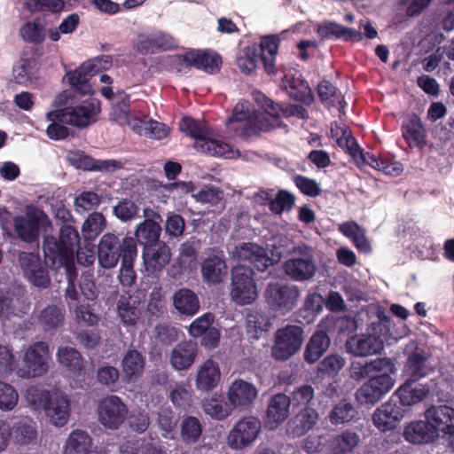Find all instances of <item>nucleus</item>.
<instances>
[{
    "mask_svg": "<svg viewBox=\"0 0 454 454\" xmlns=\"http://www.w3.org/2000/svg\"><path fill=\"white\" fill-rule=\"evenodd\" d=\"M100 112L99 101L91 98L74 106H67L47 113L46 119L51 121L46 129L47 136L53 140H62L69 136L66 124L85 128L94 121Z\"/></svg>",
    "mask_w": 454,
    "mask_h": 454,
    "instance_id": "nucleus-1",
    "label": "nucleus"
},
{
    "mask_svg": "<svg viewBox=\"0 0 454 454\" xmlns=\"http://www.w3.org/2000/svg\"><path fill=\"white\" fill-rule=\"evenodd\" d=\"M80 245V235L75 227L61 225L59 235H45L43 251L45 264L52 270L74 268V253Z\"/></svg>",
    "mask_w": 454,
    "mask_h": 454,
    "instance_id": "nucleus-2",
    "label": "nucleus"
},
{
    "mask_svg": "<svg viewBox=\"0 0 454 454\" xmlns=\"http://www.w3.org/2000/svg\"><path fill=\"white\" fill-rule=\"evenodd\" d=\"M179 129L186 136L195 139V148L213 156H225L229 151L228 144L209 138V127L207 122L184 116L179 121Z\"/></svg>",
    "mask_w": 454,
    "mask_h": 454,
    "instance_id": "nucleus-3",
    "label": "nucleus"
},
{
    "mask_svg": "<svg viewBox=\"0 0 454 454\" xmlns=\"http://www.w3.org/2000/svg\"><path fill=\"white\" fill-rule=\"evenodd\" d=\"M300 289L297 286L279 281L269 282L263 292L268 308L275 313L286 315L292 311L299 300Z\"/></svg>",
    "mask_w": 454,
    "mask_h": 454,
    "instance_id": "nucleus-4",
    "label": "nucleus"
},
{
    "mask_svg": "<svg viewBox=\"0 0 454 454\" xmlns=\"http://www.w3.org/2000/svg\"><path fill=\"white\" fill-rule=\"evenodd\" d=\"M304 340L303 327L286 325L275 333L271 356L276 361L285 362L293 357L301 349Z\"/></svg>",
    "mask_w": 454,
    "mask_h": 454,
    "instance_id": "nucleus-5",
    "label": "nucleus"
},
{
    "mask_svg": "<svg viewBox=\"0 0 454 454\" xmlns=\"http://www.w3.org/2000/svg\"><path fill=\"white\" fill-rule=\"evenodd\" d=\"M284 272L292 280L304 282L313 278L317 271L313 249L308 246L295 247L283 264Z\"/></svg>",
    "mask_w": 454,
    "mask_h": 454,
    "instance_id": "nucleus-6",
    "label": "nucleus"
},
{
    "mask_svg": "<svg viewBox=\"0 0 454 454\" xmlns=\"http://www.w3.org/2000/svg\"><path fill=\"white\" fill-rule=\"evenodd\" d=\"M254 272L251 268L237 266L231 271V296L239 305L253 303L257 296Z\"/></svg>",
    "mask_w": 454,
    "mask_h": 454,
    "instance_id": "nucleus-7",
    "label": "nucleus"
},
{
    "mask_svg": "<svg viewBox=\"0 0 454 454\" xmlns=\"http://www.w3.org/2000/svg\"><path fill=\"white\" fill-rule=\"evenodd\" d=\"M49 347L46 342L37 341L25 353L24 366L17 368L16 375L22 379H31L44 375L49 370Z\"/></svg>",
    "mask_w": 454,
    "mask_h": 454,
    "instance_id": "nucleus-8",
    "label": "nucleus"
},
{
    "mask_svg": "<svg viewBox=\"0 0 454 454\" xmlns=\"http://www.w3.org/2000/svg\"><path fill=\"white\" fill-rule=\"evenodd\" d=\"M395 372H384L371 376L356 392V399L362 405H374L394 387L392 377Z\"/></svg>",
    "mask_w": 454,
    "mask_h": 454,
    "instance_id": "nucleus-9",
    "label": "nucleus"
},
{
    "mask_svg": "<svg viewBox=\"0 0 454 454\" xmlns=\"http://www.w3.org/2000/svg\"><path fill=\"white\" fill-rule=\"evenodd\" d=\"M127 415L128 407L117 395H107L98 403V421L107 429H118L125 421Z\"/></svg>",
    "mask_w": 454,
    "mask_h": 454,
    "instance_id": "nucleus-10",
    "label": "nucleus"
},
{
    "mask_svg": "<svg viewBox=\"0 0 454 454\" xmlns=\"http://www.w3.org/2000/svg\"><path fill=\"white\" fill-rule=\"evenodd\" d=\"M261 431V421L247 416L238 421L227 436V442L233 450H242L257 438Z\"/></svg>",
    "mask_w": 454,
    "mask_h": 454,
    "instance_id": "nucleus-11",
    "label": "nucleus"
},
{
    "mask_svg": "<svg viewBox=\"0 0 454 454\" xmlns=\"http://www.w3.org/2000/svg\"><path fill=\"white\" fill-rule=\"evenodd\" d=\"M136 242L134 238L126 237L120 242L118 236L113 233L105 234L98 246V258L101 267L114 268L120 259H123L127 240Z\"/></svg>",
    "mask_w": 454,
    "mask_h": 454,
    "instance_id": "nucleus-12",
    "label": "nucleus"
},
{
    "mask_svg": "<svg viewBox=\"0 0 454 454\" xmlns=\"http://www.w3.org/2000/svg\"><path fill=\"white\" fill-rule=\"evenodd\" d=\"M407 409L392 396L387 402L377 408L372 416L373 424L382 432L393 430L404 417Z\"/></svg>",
    "mask_w": 454,
    "mask_h": 454,
    "instance_id": "nucleus-13",
    "label": "nucleus"
},
{
    "mask_svg": "<svg viewBox=\"0 0 454 454\" xmlns=\"http://www.w3.org/2000/svg\"><path fill=\"white\" fill-rule=\"evenodd\" d=\"M235 254L239 261L249 263L258 271L263 272L273 264L266 249L255 243H242L236 247Z\"/></svg>",
    "mask_w": 454,
    "mask_h": 454,
    "instance_id": "nucleus-14",
    "label": "nucleus"
},
{
    "mask_svg": "<svg viewBox=\"0 0 454 454\" xmlns=\"http://www.w3.org/2000/svg\"><path fill=\"white\" fill-rule=\"evenodd\" d=\"M346 349L356 356H367L380 353L384 344L380 336L374 334H355L346 341Z\"/></svg>",
    "mask_w": 454,
    "mask_h": 454,
    "instance_id": "nucleus-15",
    "label": "nucleus"
},
{
    "mask_svg": "<svg viewBox=\"0 0 454 454\" xmlns=\"http://www.w3.org/2000/svg\"><path fill=\"white\" fill-rule=\"evenodd\" d=\"M171 255V250L164 241L143 248L145 270L149 274L160 272L169 262Z\"/></svg>",
    "mask_w": 454,
    "mask_h": 454,
    "instance_id": "nucleus-16",
    "label": "nucleus"
},
{
    "mask_svg": "<svg viewBox=\"0 0 454 454\" xmlns=\"http://www.w3.org/2000/svg\"><path fill=\"white\" fill-rule=\"evenodd\" d=\"M182 59L184 62L187 63L189 66L204 70L211 74L220 71L223 62L221 56L210 50H192L186 51L182 56Z\"/></svg>",
    "mask_w": 454,
    "mask_h": 454,
    "instance_id": "nucleus-17",
    "label": "nucleus"
},
{
    "mask_svg": "<svg viewBox=\"0 0 454 454\" xmlns=\"http://www.w3.org/2000/svg\"><path fill=\"white\" fill-rule=\"evenodd\" d=\"M173 46V37L162 32L152 36L141 34L132 42L133 50L142 55L153 54L160 51H167L171 49Z\"/></svg>",
    "mask_w": 454,
    "mask_h": 454,
    "instance_id": "nucleus-18",
    "label": "nucleus"
},
{
    "mask_svg": "<svg viewBox=\"0 0 454 454\" xmlns=\"http://www.w3.org/2000/svg\"><path fill=\"white\" fill-rule=\"evenodd\" d=\"M291 398L286 394L278 393L272 395L266 411V426L275 429L280 426L290 414Z\"/></svg>",
    "mask_w": 454,
    "mask_h": 454,
    "instance_id": "nucleus-19",
    "label": "nucleus"
},
{
    "mask_svg": "<svg viewBox=\"0 0 454 454\" xmlns=\"http://www.w3.org/2000/svg\"><path fill=\"white\" fill-rule=\"evenodd\" d=\"M395 365L392 359L387 357L376 358L364 364L361 362H352L350 366L351 378L360 380L375 374L384 372H395Z\"/></svg>",
    "mask_w": 454,
    "mask_h": 454,
    "instance_id": "nucleus-20",
    "label": "nucleus"
},
{
    "mask_svg": "<svg viewBox=\"0 0 454 454\" xmlns=\"http://www.w3.org/2000/svg\"><path fill=\"white\" fill-rule=\"evenodd\" d=\"M96 73L97 70L94 65L84 62L74 71L67 72L65 77L76 92L81 95H90L92 94V88L90 80Z\"/></svg>",
    "mask_w": 454,
    "mask_h": 454,
    "instance_id": "nucleus-21",
    "label": "nucleus"
},
{
    "mask_svg": "<svg viewBox=\"0 0 454 454\" xmlns=\"http://www.w3.org/2000/svg\"><path fill=\"white\" fill-rule=\"evenodd\" d=\"M317 33L321 39H342L345 42H360L363 35L359 30L346 27L334 21H324L317 27Z\"/></svg>",
    "mask_w": 454,
    "mask_h": 454,
    "instance_id": "nucleus-22",
    "label": "nucleus"
},
{
    "mask_svg": "<svg viewBox=\"0 0 454 454\" xmlns=\"http://www.w3.org/2000/svg\"><path fill=\"white\" fill-rule=\"evenodd\" d=\"M256 387L243 380H236L229 388L228 399L233 407H249L257 397Z\"/></svg>",
    "mask_w": 454,
    "mask_h": 454,
    "instance_id": "nucleus-23",
    "label": "nucleus"
},
{
    "mask_svg": "<svg viewBox=\"0 0 454 454\" xmlns=\"http://www.w3.org/2000/svg\"><path fill=\"white\" fill-rule=\"evenodd\" d=\"M402 135L410 148H423L426 145L427 131L420 118L412 114L401 127Z\"/></svg>",
    "mask_w": 454,
    "mask_h": 454,
    "instance_id": "nucleus-24",
    "label": "nucleus"
},
{
    "mask_svg": "<svg viewBox=\"0 0 454 454\" xmlns=\"http://www.w3.org/2000/svg\"><path fill=\"white\" fill-rule=\"evenodd\" d=\"M59 363L74 377H84L86 374V361L82 354L74 348L60 347L57 352Z\"/></svg>",
    "mask_w": 454,
    "mask_h": 454,
    "instance_id": "nucleus-25",
    "label": "nucleus"
},
{
    "mask_svg": "<svg viewBox=\"0 0 454 454\" xmlns=\"http://www.w3.org/2000/svg\"><path fill=\"white\" fill-rule=\"evenodd\" d=\"M330 344L331 339L325 331H316L305 346L303 352L304 361L309 364L318 362L329 348Z\"/></svg>",
    "mask_w": 454,
    "mask_h": 454,
    "instance_id": "nucleus-26",
    "label": "nucleus"
},
{
    "mask_svg": "<svg viewBox=\"0 0 454 454\" xmlns=\"http://www.w3.org/2000/svg\"><path fill=\"white\" fill-rule=\"evenodd\" d=\"M427 362L428 356L424 350L416 348L412 351L404 364L403 372L407 377L406 380L417 382L426 377L430 372Z\"/></svg>",
    "mask_w": 454,
    "mask_h": 454,
    "instance_id": "nucleus-27",
    "label": "nucleus"
},
{
    "mask_svg": "<svg viewBox=\"0 0 454 454\" xmlns=\"http://www.w3.org/2000/svg\"><path fill=\"white\" fill-rule=\"evenodd\" d=\"M38 325L44 333H55L65 321V310L55 304L47 305L35 316Z\"/></svg>",
    "mask_w": 454,
    "mask_h": 454,
    "instance_id": "nucleus-28",
    "label": "nucleus"
},
{
    "mask_svg": "<svg viewBox=\"0 0 454 454\" xmlns=\"http://www.w3.org/2000/svg\"><path fill=\"white\" fill-rule=\"evenodd\" d=\"M403 436L409 442L422 444L433 442L438 434L435 433L434 426L427 419L411 422L405 427Z\"/></svg>",
    "mask_w": 454,
    "mask_h": 454,
    "instance_id": "nucleus-29",
    "label": "nucleus"
},
{
    "mask_svg": "<svg viewBox=\"0 0 454 454\" xmlns=\"http://www.w3.org/2000/svg\"><path fill=\"white\" fill-rule=\"evenodd\" d=\"M429 393L426 385H417L416 382L406 380L393 395L403 407L409 411V407L424 400Z\"/></svg>",
    "mask_w": 454,
    "mask_h": 454,
    "instance_id": "nucleus-30",
    "label": "nucleus"
},
{
    "mask_svg": "<svg viewBox=\"0 0 454 454\" xmlns=\"http://www.w3.org/2000/svg\"><path fill=\"white\" fill-rule=\"evenodd\" d=\"M282 82L292 99L306 106H310L314 102V94L309 83L303 79L286 74Z\"/></svg>",
    "mask_w": 454,
    "mask_h": 454,
    "instance_id": "nucleus-31",
    "label": "nucleus"
},
{
    "mask_svg": "<svg viewBox=\"0 0 454 454\" xmlns=\"http://www.w3.org/2000/svg\"><path fill=\"white\" fill-rule=\"evenodd\" d=\"M40 224V217L35 214L28 215L27 217L18 215L13 219L17 236L26 243H34L38 239Z\"/></svg>",
    "mask_w": 454,
    "mask_h": 454,
    "instance_id": "nucleus-32",
    "label": "nucleus"
},
{
    "mask_svg": "<svg viewBox=\"0 0 454 454\" xmlns=\"http://www.w3.org/2000/svg\"><path fill=\"white\" fill-rule=\"evenodd\" d=\"M280 38L278 35L263 36L258 46L259 59H262L265 72L268 74L276 73L275 61L278 52Z\"/></svg>",
    "mask_w": 454,
    "mask_h": 454,
    "instance_id": "nucleus-33",
    "label": "nucleus"
},
{
    "mask_svg": "<svg viewBox=\"0 0 454 454\" xmlns=\"http://www.w3.org/2000/svg\"><path fill=\"white\" fill-rule=\"evenodd\" d=\"M172 303L179 315L193 317L200 309L198 295L190 288L177 289L172 297Z\"/></svg>",
    "mask_w": 454,
    "mask_h": 454,
    "instance_id": "nucleus-34",
    "label": "nucleus"
},
{
    "mask_svg": "<svg viewBox=\"0 0 454 454\" xmlns=\"http://www.w3.org/2000/svg\"><path fill=\"white\" fill-rule=\"evenodd\" d=\"M425 417L435 427V433L443 434L454 428V409L447 405L432 406L425 412Z\"/></svg>",
    "mask_w": 454,
    "mask_h": 454,
    "instance_id": "nucleus-35",
    "label": "nucleus"
},
{
    "mask_svg": "<svg viewBox=\"0 0 454 454\" xmlns=\"http://www.w3.org/2000/svg\"><path fill=\"white\" fill-rule=\"evenodd\" d=\"M221 380L219 365L213 359L206 360L196 376V387L200 391L208 392L217 387Z\"/></svg>",
    "mask_w": 454,
    "mask_h": 454,
    "instance_id": "nucleus-36",
    "label": "nucleus"
},
{
    "mask_svg": "<svg viewBox=\"0 0 454 454\" xmlns=\"http://www.w3.org/2000/svg\"><path fill=\"white\" fill-rule=\"evenodd\" d=\"M145 357L137 349H129L122 360L121 369L124 380L128 382L136 381L144 373Z\"/></svg>",
    "mask_w": 454,
    "mask_h": 454,
    "instance_id": "nucleus-37",
    "label": "nucleus"
},
{
    "mask_svg": "<svg viewBox=\"0 0 454 454\" xmlns=\"http://www.w3.org/2000/svg\"><path fill=\"white\" fill-rule=\"evenodd\" d=\"M197 352L196 343L192 341L180 342L171 352L170 364L177 371L186 370L194 363Z\"/></svg>",
    "mask_w": 454,
    "mask_h": 454,
    "instance_id": "nucleus-38",
    "label": "nucleus"
},
{
    "mask_svg": "<svg viewBox=\"0 0 454 454\" xmlns=\"http://www.w3.org/2000/svg\"><path fill=\"white\" fill-rule=\"evenodd\" d=\"M360 436L351 430L332 435L326 441L328 450L332 454H347L351 452L359 443Z\"/></svg>",
    "mask_w": 454,
    "mask_h": 454,
    "instance_id": "nucleus-39",
    "label": "nucleus"
},
{
    "mask_svg": "<svg viewBox=\"0 0 454 454\" xmlns=\"http://www.w3.org/2000/svg\"><path fill=\"white\" fill-rule=\"evenodd\" d=\"M38 70V62L35 59H20L12 67L13 81L19 85L27 87L36 80Z\"/></svg>",
    "mask_w": 454,
    "mask_h": 454,
    "instance_id": "nucleus-40",
    "label": "nucleus"
},
{
    "mask_svg": "<svg viewBox=\"0 0 454 454\" xmlns=\"http://www.w3.org/2000/svg\"><path fill=\"white\" fill-rule=\"evenodd\" d=\"M161 226L153 219H145L136 229V244L138 243L143 248L156 243L161 242L160 237L161 234Z\"/></svg>",
    "mask_w": 454,
    "mask_h": 454,
    "instance_id": "nucleus-41",
    "label": "nucleus"
},
{
    "mask_svg": "<svg viewBox=\"0 0 454 454\" xmlns=\"http://www.w3.org/2000/svg\"><path fill=\"white\" fill-rule=\"evenodd\" d=\"M45 413L55 426H65L70 415L69 400L61 395H54L46 408Z\"/></svg>",
    "mask_w": 454,
    "mask_h": 454,
    "instance_id": "nucleus-42",
    "label": "nucleus"
},
{
    "mask_svg": "<svg viewBox=\"0 0 454 454\" xmlns=\"http://www.w3.org/2000/svg\"><path fill=\"white\" fill-rule=\"evenodd\" d=\"M124 251L119 278L122 286H131L136 280V272L133 269V262L137 254L136 242L127 240Z\"/></svg>",
    "mask_w": 454,
    "mask_h": 454,
    "instance_id": "nucleus-43",
    "label": "nucleus"
},
{
    "mask_svg": "<svg viewBox=\"0 0 454 454\" xmlns=\"http://www.w3.org/2000/svg\"><path fill=\"white\" fill-rule=\"evenodd\" d=\"M226 263L223 258L217 255L208 256L202 262L201 273L203 278L211 284L222 282L226 274Z\"/></svg>",
    "mask_w": 454,
    "mask_h": 454,
    "instance_id": "nucleus-44",
    "label": "nucleus"
},
{
    "mask_svg": "<svg viewBox=\"0 0 454 454\" xmlns=\"http://www.w3.org/2000/svg\"><path fill=\"white\" fill-rule=\"evenodd\" d=\"M70 160L77 168L85 170H111L121 167V163L115 160H97L82 153H73Z\"/></svg>",
    "mask_w": 454,
    "mask_h": 454,
    "instance_id": "nucleus-45",
    "label": "nucleus"
},
{
    "mask_svg": "<svg viewBox=\"0 0 454 454\" xmlns=\"http://www.w3.org/2000/svg\"><path fill=\"white\" fill-rule=\"evenodd\" d=\"M317 95L320 101L328 107H338L344 113L347 103L338 89L329 81L323 80L317 85Z\"/></svg>",
    "mask_w": 454,
    "mask_h": 454,
    "instance_id": "nucleus-46",
    "label": "nucleus"
},
{
    "mask_svg": "<svg viewBox=\"0 0 454 454\" xmlns=\"http://www.w3.org/2000/svg\"><path fill=\"white\" fill-rule=\"evenodd\" d=\"M91 445L90 434L84 430L75 429L67 437L63 454H89Z\"/></svg>",
    "mask_w": 454,
    "mask_h": 454,
    "instance_id": "nucleus-47",
    "label": "nucleus"
},
{
    "mask_svg": "<svg viewBox=\"0 0 454 454\" xmlns=\"http://www.w3.org/2000/svg\"><path fill=\"white\" fill-rule=\"evenodd\" d=\"M318 419L317 412L311 408L302 409L292 420V433L301 436L314 427Z\"/></svg>",
    "mask_w": 454,
    "mask_h": 454,
    "instance_id": "nucleus-48",
    "label": "nucleus"
},
{
    "mask_svg": "<svg viewBox=\"0 0 454 454\" xmlns=\"http://www.w3.org/2000/svg\"><path fill=\"white\" fill-rule=\"evenodd\" d=\"M130 296L121 295L118 301V315L126 325H135L140 317V310Z\"/></svg>",
    "mask_w": 454,
    "mask_h": 454,
    "instance_id": "nucleus-49",
    "label": "nucleus"
},
{
    "mask_svg": "<svg viewBox=\"0 0 454 454\" xmlns=\"http://www.w3.org/2000/svg\"><path fill=\"white\" fill-rule=\"evenodd\" d=\"M203 410L212 419L223 420L231 414L232 408L222 395H218L206 399L203 403Z\"/></svg>",
    "mask_w": 454,
    "mask_h": 454,
    "instance_id": "nucleus-50",
    "label": "nucleus"
},
{
    "mask_svg": "<svg viewBox=\"0 0 454 454\" xmlns=\"http://www.w3.org/2000/svg\"><path fill=\"white\" fill-rule=\"evenodd\" d=\"M20 35L26 43H42L45 38V32L41 19L35 18L32 21L24 23L20 29Z\"/></svg>",
    "mask_w": 454,
    "mask_h": 454,
    "instance_id": "nucleus-51",
    "label": "nucleus"
},
{
    "mask_svg": "<svg viewBox=\"0 0 454 454\" xmlns=\"http://www.w3.org/2000/svg\"><path fill=\"white\" fill-rule=\"evenodd\" d=\"M197 255V251L192 244L190 242L182 244L176 265L174 264L172 266V270L178 268L174 274H180L183 271L191 270L196 265Z\"/></svg>",
    "mask_w": 454,
    "mask_h": 454,
    "instance_id": "nucleus-52",
    "label": "nucleus"
},
{
    "mask_svg": "<svg viewBox=\"0 0 454 454\" xmlns=\"http://www.w3.org/2000/svg\"><path fill=\"white\" fill-rule=\"evenodd\" d=\"M106 218L100 212H93L84 221L82 232L86 240L95 239L104 230Z\"/></svg>",
    "mask_w": 454,
    "mask_h": 454,
    "instance_id": "nucleus-53",
    "label": "nucleus"
},
{
    "mask_svg": "<svg viewBox=\"0 0 454 454\" xmlns=\"http://www.w3.org/2000/svg\"><path fill=\"white\" fill-rule=\"evenodd\" d=\"M357 415V411L354 405L345 400L339 402L329 414V419L332 424L339 425L351 421Z\"/></svg>",
    "mask_w": 454,
    "mask_h": 454,
    "instance_id": "nucleus-54",
    "label": "nucleus"
},
{
    "mask_svg": "<svg viewBox=\"0 0 454 454\" xmlns=\"http://www.w3.org/2000/svg\"><path fill=\"white\" fill-rule=\"evenodd\" d=\"M258 59V46L254 43L244 48L242 54L237 59V65L241 72L249 74L256 69Z\"/></svg>",
    "mask_w": 454,
    "mask_h": 454,
    "instance_id": "nucleus-55",
    "label": "nucleus"
},
{
    "mask_svg": "<svg viewBox=\"0 0 454 454\" xmlns=\"http://www.w3.org/2000/svg\"><path fill=\"white\" fill-rule=\"evenodd\" d=\"M202 434V425L199 419L193 416L186 417L181 425V437L186 443L197 442Z\"/></svg>",
    "mask_w": 454,
    "mask_h": 454,
    "instance_id": "nucleus-56",
    "label": "nucleus"
},
{
    "mask_svg": "<svg viewBox=\"0 0 454 454\" xmlns=\"http://www.w3.org/2000/svg\"><path fill=\"white\" fill-rule=\"evenodd\" d=\"M26 399L35 410H46L52 399L49 390L39 386H31L26 390Z\"/></svg>",
    "mask_w": 454,
    "mask_h": 454,
    "instance_id": "nucleus-57",
    "label": "nucleus"
},
{
    "mask_svg": "<svg viewBox=\"0 0 454 454\" xmlns=\"http://www.w3.org/2000/svg\"><path fill=\"white\" fill-rule=\"evenodd\" d=\"M12 435L17 444L26 445L36 439L37 431L31 424L20 421L12 427Z\"/></svg>",
    "mask_w": 454,
    "mask_h": 454,
    "instance_id": "nucleus-58",
    "label": "nucleus"
},
{
    "mask_svg": "<svg viewBox=\"0 0 454 454\" xmlns=\"http://www.w3.org/2000/svg\"><path fill=\"white\" fill-rule=\"evenodd\" d=\"M19 403V394L11 384L0 380V411H11Z\"/></svg>",
    "mask_w": 454,
    "mask_h": 454,
    "instance_id": "nucleus-59",
    "label": "nucleus"
},
{
    "mask_svg": "<svg viewBox=\"0 0 454 454\" xmlns=\"http://www.w3.org/2000/svg\"><path fill=\"white\" fill-rule=\"evenodd\" d=\"M114 215L122 222L133 220L139 216V207L132 200H121L113 209Z\"/></svg>",
    "mask_w": 454,
    "mask_h": 454,
    "instance_id": "nucleus-60",
    "label": "nucleus"
},
{
    "mask_svg": "<svg viewBox=\"0 0 454 454\" xmlns=\"http://www.w3.org/2000/svg\"><path fill=\"white\" fill-rule=\"evenodd\" d=\"M262 107L264 109V112L270 116V118H268L269 125L273 126L272 130L283 125L280 115L281 114L284 115L285 107L282 105L274 102L270 98L262 96Z\"/></svg>",
    "mask_w": 454,
    "mask_h": 454,
    "instance_id": "nucleus-61",
    "label": "nucleus"
},
{
    "mask_svg": "<svg viewBox=\"0 0 454 454\" xmlns=\"http://www.w3.org/2000/svg\"><path fill=\"white\" fill-rule=\"evenodd\" d=\"M25 8L30 12H59L64 8L62 0H25Z\"/></svg>",
    "mask_w": 454,
    "mask_h": 454,
    "instance_id": "nucleus-62",
    "label": "nucleus"
},
{
    "mask_svg": "<svg viewBox=\"0 0 454 454\" xmlns=\"http://www.w3.org/2000/svg\"><path fill=\"white\" fill-rule=\"evenodd\" d=\"M147 312L151 317L159 318L167 312L166 301L160 288H154L150 294Z\"/></svg>",
    "mask_w": 454,
    "mask_h": 454,
    "instance_id": "nucleus-63",
    "label": "nucleus"
},
{
    "mask_svg": "<svg viewBox=\"0 0 454 454\" xmlns=\"http://www.w3.org/2000/svg\"><path fill=\"white\" fill-rule=\"evenodd\" d=\"M294 196L290 192L280 190L276 198L270 200L269 203L270 209L272 213L280 215L284 210H290L294 205Z\"/></svg>",
    "mask_w": 454,
    "mask_h": 454,
    "instance_id": "nucleus-64",
    "label": "nucleus"
}]
</instances>
